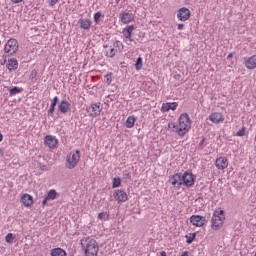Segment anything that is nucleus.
Returning <instances> with one entry per match:
<instances>
[{
    "instance_id": "24",
    "label": "nucleus",
    "mask_w": 256,
    "mask_h": 256,
    "mask_svg": "<svg viewBox=\"0 0 256 256\" xmlns=\"http://www.w3.org/2000/svg\"><path fill=\"white\" fill-rule=\"evenodd\" d=\"M221 227H223V223L219 220H215L214 218H212L211 229H213V231H219Z\"/></svg>"
},
{
    "instance_id": "26",
    "label": "nucleus",
    "mask_w": 256,
    "mask_h": 256,
    "mask_svg": "<svg viewBox=\"0 0 256 256\" xmlns=\"http://www.w3.org/2000/svg\"><path fill=\"white\" fill-rule=\"evenodd\" d=\"M135 121H137V118L135 116H129L126 120L127 129L133 128L135 125Z\"/></svg>"
},
{
    "instance_id": "43",
    "label": "nucleus",
    "mask_w": 256,
    "mask_h": 256,
    "mask_svg": "<svg viewBox=\"0 0 256 256\" xmlns=\"http://www.w3.org/2000/svg\"><path fill=\"white\" fill-rule=\"evenodd\" d=\"M203 145H205V137H202V139H201V141H200V143H199V147H200L201 149H203Z\"/></svg>"
},
{
    "instance_id": "48",
    "label": "nucleus",
    "mask_w": 256,
    "mask_h": 256,
    "mask_svg": "<svg viewBox=\"0 0 256 256\" xmlns=\"http://www.w3.org/2000/svg\"><path fill=\"white\" fill-rule=\"evenodd\" d=\"M174 79H181V75L176 74V75L174 76Z\"/></svg>"
},
{
    "instance_id": "49",
    "label": "nucleus",
    "mask_w": 256,
    "mask_h": 256,
    "mask_svg": "<svg viewBox=\"0 0 256 256\" xmlns=\"http://www.w3.org/2000/svg\"><path fill=\"white\" fill-rule=\"evenodd\" d=\"M48 193H57V191L55 189H52V190L48 191Z\"/></svg>"
},
{
    "instance_id": "45",
    "label": "nucleus",
    "mask_w": 256,
    "mask_h": 256,
    "mask_svg": "<svg viewBox=\"0 0 256 256\" xmlns=\"http://www.w3.org/2000/svg\"><path fill=\"white\" fill-rule=\"evenodd\" d=\"M47 201H49V200L45 197L44 200L42 201V205L43 206L47 205Z\"/></svg>"
},
{
    "instance_id": "12",
    "label": "nucleus",
    "mask_w": 256,
    "mask_h": 256,
    "mask_svg": "<svg viewBox=\"0 0 256 256\" xmlns=\"http://www.w3.org/2000/svg\"><path fill=\"white\" fill-rule=\"evenodd\" d=\"M215 165L220 171H223L224 169H227V167H229V160L227 159V157L221 156L216 159Z\"/></svg>"
},
{
    "instance_id": "8",
    "label": "nucleus",
    "mask_w": 256,
    "mask_h": 256,
    "mask_svg": "<svg viewBox=\"0 0 256 256\" xmlns=\"http://www.w3.org/2000/svg\"><path fill=\"white\" fill-rule=\"evenodd\" d=\"M206 221L207 220L205 219V217L201 215H192L190 217V223H192V225H194L195 227H203Z\"/></svg>"
},
{
    "instance_id": "6",
    "label": "nucleus",
    "mask_w": 256,
    "mask_h": 256,
    "mask_svg": "<svg viewBox=\"0 0 256 256\" xmlns=\"http://www.w3.org/2000/svg\"><path fill=\"white\" fill-rule=\"evenodd\" d=\"M195 181H197V176H195L191 172H184L182 175V185H185V187H193L195 185Z\"/></svg>"
},
{
    "instance_id": "31",
    "label": "nucleus",
    "mask_w": 256,
    "mask_h": 256,
    "mask_svg": "<svg viewBox=\"0 0 256 256\" xmlns=\"http://www.w3.org/2000/svg\"><path fill=\"white\" fill-rule=\"evenodd\" d=\"M109 212H100L98 214V219H100V221H109Z\"/></svg>"
},
{
    "instance_id": "1",
    "label": "nucleus",
    "mask_w": 256,
    "mask_h": 256,
    "mask_svg": "<svg viewBox=\"0 0 256 256\" xmlns=\"http://www.w3.org/2000/svg\"><path fill=\"white\" fill-rule=\"evenodd\" d=\"M191 117H189V114L183 113L180 115L178 119V129L177 134L179 137H185L189 131H191Z\"/></svg>"
},
{
    "instance_id": "30",
    "label": "nucleus",
    "mask_w": 256,
    "mask_h": 256,
    "mask_svg": "<svg viewBox=\"0 0 256 256\" xmlns=\"http://www.w3.org/2000/svg\"><path fill=\"white\" fill-rule=\"evenodd\" d=\"M135 69L136 71H141V69H143V58L142 57H138L135 63Z\"/></svg>"
},
{
    "instance_id": "28",
    "label": "nucleus",
    "mask_w": 256,
    "mask_h": 256,
    "mask_svg": "<svg viewBox=\"0 0 256 256\" xmlns=\"http://www.w3.org/2000/svg\"><path fill=\"white\" fill-rule=\"evenodd\" d=\"M122 179L127 183L129 181H132L131 171L124 170L122 172Z\"/></svg>"
},
{
    "instance_id": "5",
    "label": "nucleus",
    "mask_w": 256,
    "mask_h": 256,
    "mask_svg": "<svg viewBox=\"0 0 256 256\" xmlns=\"http://www.w3.org/2000/svg\"><path fill=\"white\" fill-rule=\"evenodd\" d=\"M86 111L89 117H99V115H101V111H103V104H101V102H92L86 107Z\"/></svg>"
},
{
    "instance_id": "29",
    "label": "nucleus",
    "mask_w": 256,
    "mask_h": 256,
    "mask_svg": "<svg viewBox=\"0 0 256 256\" xmlns=\"http://www.w3.org/2000/svg\"><path fill=\"white\" fill-rule=\"evenodd\" d=\"M113 47H114V49H117V51H119V53L123 52L124 46H123V43L121 41L116 40L113 43Z\"/></svg>"
},
{
    "instance_id": "27",
    "label": "nucleus",
    "mask_w": 256,
    "mask_h": 256,
    "mask_svg": "<svg viewBox=\"0 0 256 256\" xmlns=\"http://www.w3.org/2000/svg\"><path fill=\"white\" fill-rule=\"evenodd\" d=\"M9 93H10V97L19 95V93H23V88H19V87L15 86L9 90Z\"/></svg>"
},
{
    "instance_id": "17",
    "label": "nucleus",
    "mask_w": 256,
    "mask_h": 256,
    "mask_svg": "<svg viewBox=\"0 0 256 256\" xmlns=\"http://www.w3.org/2000/svg\"><path fill=\"white\" fill-rule=\"evenodd\" d=\"M57 103H59V96H55L51 101L50 108L47 112L48 117H55V107H57Z\"/></svg>"
},
{
    "instance_id": "9",
    "label": "nucleus",
    "mask_w": 256,
    "mask_h": 256,
    "mask_svg": "<svg viewBox=\"0 0 256 256\" xmlns=\"http://www.w3.org/2000/svg\"><path fill=\"white\" fill-rule=\"evenodd\" d=\"M177 17L180 21H188L191 17V10H189V8L182 7L179 9Z\"/></svg>"
},
{
    "instance_id": "50",
    "label": "nucleus",
    "mask_w": 256,
    "mask_h": 256,
    "mask_svg": "<svg viewBox=\"0 0 256 256\" xmlns=\"http://www.w3.org/2000/svg\"><path fill=\"white\" fill-rule=\"evenodd\" d=\"M231 57H233L232 53L228 54L227 59H231Z\"/></svg>"
},
{
    "instance_id": "2",
    "label": "nucleus",
    "mask_w": 256,
    "mask_h": 256,
    "mask_svg": "<svg viewBox=\"0 0 256 256\" xmlns=\"http://www.w3.org/2000/svg\"><path fill=\"white\" fill-rule=\"evenodd\" d=\"M81 245L86 256H97L99 253V246L97 245V241L93 238L81 240Z\"/></svg>"
},
{
    "instance_id": "42",
    "label": "nucleus",
    "mask_w": 256,
    "mask_h": 256,
    "mask_svg": "<svg viewBox=\"0 0 256 256\" xmlns=\"http://www.w3.org/2000/svg\"><path fill=\"white\" fill-rule=\"evenodd\" d=\"M37 78V70L33 69L30 74V79H36Z\"/></svg>"
},
{
    "instance_id": "11",
    "label": "nucleus",
    "mask_w": 256,
    "mask_h": 256,
    "mask_svg": "<svg viewBox=\"0 0 256 256\" xmlns=\"http://www.w3.org/2000/svg\"><path fill=\"white\" fill-rule=\"evenodd\" d=\"M133 31H135L134 25L126 26L122 31V35L125 37L126 41H130V43H133Z\"/></svg>"
},
{
    "instance_id": "15",
    "label": "nucleus",
    "mask_w": 256,
    "mask_h": 256,
    "mask_svg": "<svg viewBox=\"0 0 256 256\" xmlns=\"http://www.w3.org/2000/svg\"><path fill=\"white\" fill-rule=\"evenodd\" d=\"M177 107H179V103L167 102L162 104L161 111H163V113H167V111H175Z\"/></svg>"
},
{
    "instance_id": "38",
    "label": "nucleus",
    "mask_w": 256,
    "mask_h": 256,
    "mask_svg": "<svg viewBox=\"0 0 256 256\" xmlns=\"http://www.w3.org/2000/svg\"><path fill=\"white\" fill-rule=\"evenodd\" d=\"M46 198L48 201H53L54 199H57V193H48Z\"/></svg>"
},
{
    "instance_id": "39",
    "label": "nucleus",
    "mask_w": 256,
    "mask_h": 256,
    "mask_svg": "<svg viewBox=\"0 0 256 256\" xmlns=\"http://www.w3.org/2000/svg\"><path fill=\"white\" fill-rule=\"evenodd\" d=\"M168 127H169V129H174L173 131L175 132V133H177V129H179V125H177V124H175V123H169L168 124Z\"/></svg>"
},
{
    "instance_id": "41",
    "label": "nucleus",
    "mask_w": 256,
    "mask_h": 256,
    "mask_svg": "<svg viewBox=\"0 0 256 256\" xmlns=\"http://www.w3.org/2000/svg\"><path fill=\"white\" fill-rule=\"evenodd\" d=\"M237 137H244L245 135V127H243L242 129H240L237 133H236Z\"/></svg>"
},
{
    "instance_id": "51",
    "label": "nucleus",
    "mask_w": 256,
    "mask_h": 256,
    "mask_svg": "<svg viewBox=\"0 0 256 256\" xmlns=\"http://www.w3.org/2000/svg\"><path fill=\"white\" fill-rule=\"evenodd\" d=\"M3 141V134L0 132V143Z\"/></svg>"
},
{
    "instance_id": "20",
    "label": "nucleus",
    "mask_w": 256,
    "mask_h": 256,
    "mask_svg": "<svg viewBox=\"0 0 256 256\" xmlns=\"http://www.w3.org/2000/svg\"><path fill=\"white\" fill-rule=\"evenodd\" d=\"M212 219H215V221H220V223H225V211L221 209L216 210Z\"/></svg>"
},
{
    "instance_id": "14",
    "label": "nucleus",
    "mask_w": 256,
    "mask_h": 256,
    "mask_svg": "<svg viewBox=\"0 0 256 256\" xmlns=\"http://www.w3.org/2000/svg\"><path fill=\"white\" fill-rule=\"evenodd\" d=\"M135 16L133 15V13H129V12H124L120 15V21L124 24V25H129V23H131L132 21H134Z\"/></svg>"
},
{
    "instance_id": "33",
    "label": "nucleus",
    "mask_w": 256,
    "mask_h": 256,
    "mask_svg": "<svg viewBox=\"0 0 256 256\" xmlns=\"http://www.w3.org/2000/svg\"><path fill=\"white\" fill-rule=\"evenodd\" d=\"M101 17H103V14L100 11L94 14V23H96V25H99Z\"/></svg>"
},
{
    "instance_id": "44",
    "label": "nucleus",
    "mask_w": 256,
    "mask_h": 256,
    "mask_svg": "<svg viewBox=\"0 0 256 256\" xmlns=\"http://www.w3.org/2000/svg\"><path fill=\"white\" fill-rule=\"evenodd\" d=\"M177 29L178 31H183V29H185V24H178Z\"/></svg>"
},
{
    "instance_id": "4",
    "label": "nucleus",
    "mask_w": 256,
    "mask_h": 256,
    "mask_svg": "<svg viewBox=\"0 0 256 256\" xmlns=\"http://www.w3.org/2000/svg\"><path fill=\"white\" fill-rule=\"evenodd\" d=\"M19 51V42L15 38H11L4 46V52L8 57L15 55Z\"/></svg>"
},
{
    "instance_id": "7",
    "label": "nucleus",
    "mask_w": 256,
    "mask_h": 256,
    "mask_svg": "<svg viewBox=\"0 0 256 256\" xmlns=\"http://www.w3.org/2000/svg\"><path fill=\"white\" fill-rule=\"evenodd\" d=\"M59 144V140L57 137L53 135H47L44 137V145L48 147V149H57V145Z\"/></svg>"
},
{
    "instance_id": "23",
    "label": "nucleus",
    "mask_w": 256,
    "mask_h": 256,
    "mask_svg": "<svg viewBox=\"0 0 256 256\" xmlns=\"http://www.w3.org/2000/svg\"><path fill=\"white\" fill-rule=\"evenodd\" d=\"M51 256H67V252L63 250L62 248H54L51 250L50 253Z\"/></svg>"
},
{
    "instance_id": "19",
    "label": "nucleus",
    "mask_w": 256,
    "mask_h": 256,
    "mask_svg": "<svg viewBox=\"0 0 256 256\" xmlns=\"http://www.w3.org/2000/svg\"><path fill=\"white\" fill-rule=\"evenodd\" d=\"M245 67L246 69H255L256 67V55H253L251 57L245 58Z\"/></svg>"
},
{
    "instance_id": "40",
    "label": "nucleus",
    "mask_w": 256,
    "mask_h": 256,
    "mask_svg": "<svg viewBox=\"0 0 256 256\" xmlns=\"http://www.w3.org/2000/svg\"><path fill=\"white\" fill-rule=\"evenodd\" d=\"M59 3V0H48L49 7H55Z\"/></svg>"
},
{
    "instance_id": "21",
    "label": "nucleus",
    "mask_w": 256,
    "mask_h": 256,
    "mask_svg": "<svg viewBox=\"0 0 256 256\" xmlns=\"http://www.w3.org/2000/svg\"><path fill=\"white\" fill-rule=\"evenodd\" d=\"M21 203L24 207H31L33 205V196L29 194H23L21 197Z\"/></svg>"
},
{
    "instance_id": "32",
    "label": "nucleus",
    "mask_w": 256,
    "mask_h": 256,
    "mask_svg": "<svg viewBox=\"0 0 256 256\" xmlns=\"http://www.w3.org/2000/svg\"><path fill=\"white\" fill-rule=\"evenodd\" d=\"M195 237H197V234L196 233H192L190 235H186L185 238H186V243L188 245H191V243H193V241H195Z\"/></svg>"
},
{
    "instance_id": "22",
    "label": "nucleus",
    "mask_w": 256,
    "mask_h": 256,
    "mask_svg": "<svg viewBox=\"0 0 256 256\" xmlns=\"http://www.w3.org/2000/svg\"><path fill=\"white\" fill-rule=\"evenodd\" d=\"M113 197L118 203H125L129 199L127 193H114Z\"/></svg>"
},
{
    "instance_id": "34",
    "label": "nucleus",
    "mask_w": 256,
    "mask_h": 256,
    "mask_svg": "<svg viewBox=\"0 0 256 256\" xmlns=\"http://www.w3.org/2000/svg\"><path fill=\"white\" fill-rule=\"evenodd\" d=\"M120 185H121V178L119 177L114 178L113 184H112L113 189H117V187H120Z\"/></svg>"
},
{
    "instance_id": "25",
    "label": "nucleus",
    "mask_w": 256,
    "mask_h": 256,
    "mask_svg": "<svg viewBox=\"0 0 256 256\" xmlns=\"http://www.w3.org/2000/svg\"><path fill=\"white\" fill-rule=\"evenodd\" d=\"M8 69L11 71V69H13L15 71V69H17L19 67V62L17 61V59L12 58L10 60H8Z\"/></svg>"
},
{
    "instance_id": "35",
    "label": "nucleus",
    "mask_w": 256,
    "mask_h": 256,
    "mask_svg": "<svg viewBox=\"0 0 256 256\" xmlns=\"http://www.w3.org/2000/svg\"><path fill=\"white\" fill-rule=\"evenodd\" d=\"M117 52H118L117 49L110 48V51L106 52V57L113 58V57H115V55H117Z\"/></svg>"
},
{
    "instance_id": "18",
    "label": "nucleus",
    "mask_w": 256,
    "mask_h": 256,
    "mask_svg": "<svg viewBox=\"0 0 256 256\" xmlns=\"http://www.w3.org/2000/svg\"><path fill=\"white\" fill-rule=\"evenodd\" d=\"M209 120L212 121V123H223L225 118H223V114L221 112H214L210 114Z\"/></svg>"
},
{
    "instance_id": "37",
    "label": "nucleus",
    "mask_w": 256,
    "mask_h": 256,
    "mask_svg": "<svg viewBox=\"0 0 256 256\" xmlns=\"http://www.w3.org/2000/svg\"><path fill=\"white\" fill-rule=\"evenodd\" d=\"M104 81L107 83V85H111V82L113 81L112 74L108 73L104 76Z\"/></svg>"
},
{
    "instance_id": "3",
    "label": "nucleus",
    "mask_w": 256,
    "mask_h": 256,
    "mask_svg": "<svg viewBox=\"0 0 256 256\" xmlns=\"http://www.w3.org/2000/svg\"><path fill=\"white\" fill-rule=\"evenodd\" d=\"M79 161H81V151L75 150L67 155L65 165L67 169H75V167L79 165Z\"/></svg>"
},
{
    "instance_id": "16",
    "label": "nucleus",
    "mask_w": 256,
    "mask_h": 256,
    "mask_svg": "<svg viewBox=\"0 0 256 256\" xmlns=\"http://www.w3.org/2000/svg\"><path fill=\"white\" fill-rule=\"evenodd\" d=\"M78 23L80 25V29H84V31H89V29H91V25H93V22L89 18H80Z\"/></svg>"
},
{
    "instance_id": "46",
    "label": "nucleus",
    "mask_w": 256,
    "mask_h": 256,
    "mask_svg": "<svg viewBox=\"0 0 256 256\" xmlns=\"http://www.w3.org/2000/svg\"><path fill=\"white\" fill-rule=\"evenodd\" d=\"M13 3L17 4V3H21L23 0H11Z\"/></svg>"
},
{
    "instance_id": "10",
    "label": "nucleus",
    "mask_w": 256,
    "mask_h": 256,
    "mask_svg": "<svg viewBox=\"0 0 256 256\" xmlns=\"http://www.w3.org/2000/svg\"><path fill=\"white\" fill-rule=\"evenodd\" d=\"M169 183L172 184L173 187H176L177 189H179V187L183 185L182 175L179 173L172 175L169 179Z\"/></svg>"
},
{
    "instance_id": "36",
    "label": "nucleus",
    "mask_w": 256,
    "mask_h": 256,
    "mask_svg": "<svg viewBox=\"0 0 256 256\" xmlns=\"http://www.w3.org/2000/svg\"><path fill=\"white\" fill-rule=\"evenodd\" d=\"M14 239H15V236H13V233H8L5 237L6 243H9V244L13 243Z\"/></svg>"
},
{
    "instance_id": "47",
    "label": "nucleus",
    "mask_w": 256,
    "mask_h": 256,
    "mask_svg": "<svg viewBox=\"0 0 256 256\" xmlns=\"http://www.w3.org/2000/svg\"><path fill=\"white\" fill-rule=\"evenodd\" d=\"M160 256H167V252H166V251H162V252L160 253Z\"/></svg>"
},
{
    "instance_id": "13",
    "label": "nucleus",
    "mask_w": 256,
    "mask_h": 256,
    "mask_svg": "<svg viewBox=\"0 0 256 256\" xmlns=\"http://www.w3.org/2000/svg\"><path fill=\"white\" fill-rule=\"evenodd\" d=\"M58 111L62 113V115H66V113H69L71 111V104L67 99L62 100L58 105Z\"/></svg>"
}]
</instances>
